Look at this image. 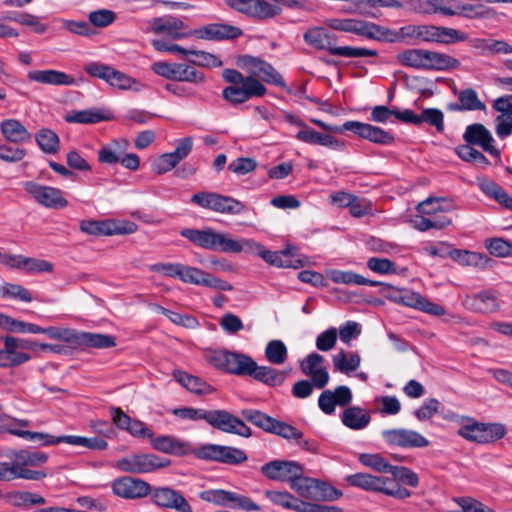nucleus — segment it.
<instances>
[{"instance_id": "22", "label": "nucleus", "mask_w": 512, "mask_h": 512, "mask_svg": "<svg viewBox=\"0 0 512 512\" xmlns=\"http://www.w3.org/2000/svg\"><path fill=\"white\" fill-rule=\"evenodd\" d=\"M191 34L198 38L208 41L232 40L240 37L243 32L239 27L225 23H210L196 28Z\"/></svg>"}, {"instance_id": "6", "label": "nucleus", "mask_w": 512, "mask_h": 512, "mask_svg": "<svg viewBox=\"0 0 512 512\" xmlns=\"http://www.w3.org/2000/svg\"><path fill=\"white\" fill-rule=\"evenodd\" d=\"M345 480L348 485L367 492L383 493L400 500L411 496L409 490L397 485L395 481L389 477L376 476L368 473H355L348 475Z\"/></svg>"}, {"instance_id": "34", "label": "nucleus", "mask_w": 512, "mask_h": 512, "mask_svg": "<svg viewBox=\"0 0 512 512\" xmlns=\"http://www.w3.org/2000/svg\"><path fill=\"white\" fill-rule=\"evenodd\" d=\"M327 277L336 284L345 285H367L377 287L382 285L379 281L370 280L353 271H343L338 269H330L326 271Z\"/></svg>"}, {"instance_id": "14", "label": "nucleus", "mask_w": 512, "mask_h": 512, "mask_svg": "<svg viewBox=\"0 0 512 512\" xmlns=\"http://www.w3.org/2000/svg\"><path fill=\"white\" fill-rule=\"evenodd\" d=\"M227 6L248 17L266 20L281 14L282 9L265 0H225Z\"/></svg>"}, {"instance_id": "8", "label": "nucleus", "mask_w": 512, "mask_h": 512, "mask_svg": "<svg viewBox=\"0 0 512 512\" xmlns=\"http://www.w3.org/2000/svg\"><path fill=\"white\" fill-rule=\"evenodd\" d=\"M457 433L468 441L487 444L502 439L507 429L501 423H481L469 418Z\"/></svg>"}, {"instance_id": "9", "label": "nucleus", "mask_w": 512, "mask_h": 512, "mask_svg": "<svg viewBox=\"0 0 512 512\" xmlns=\"http://www.w3.org/2000/svg\"><path fill=\"white\" fill-rule=\"evenodd\" d=\"M191 202L221 214L239 215L247 211V206L243 202L215 192L196 193L191 197Z\"/></svg>"}, {"instance_id": "4", "label": "nucleus", "mask_w": 512, "mask_h": 512, "mask_svg": "<svg viewBox=\"0 0 512 512\" xmlns=\"http://www.w3.org/2000/svg\"><path fill=\"white\" fill-rule=\"evenodd\" d=\"M337 36L330 33L324 27L315 26L309 28L303 35L304 42L317 49L326 50L333 56H341L346 58L357 57H376V50L352 47V46H336Z\"/></svg>"}, {"instance_id": "42", "label": "nucleus", "mask_w": 512, "mask_h": 512, "mask_svg": "<svg viewBox=\"0 0 512 512\" xmlns=\"http://www.w3.org/2000/svg\"><path fill=\"white\" fill-rule=\"evenodd\" d=\"M264 354L266 360L273 365H282L288 359V349L285 343L278 339L267 343Z\"/></svg>"}, {"instance_id": "16", "label": "nucleus", "mask_w": 512, "mask_h": 512, "mask_svg": "<svg viewBox=\"0 0 512 512\" xmlns=\"http://www.w3.org/2000/svg\"><path fill=\"white\" fill-rule=\"evenodd\" d=\"M152 502L159 508L172 509L177 512H192V507L185 497L170 487H150Z\"/></svg>"}, {"instance_id": "17", "label": "nucleus", "mask_w": 512, "mask_h": 512, "mask_svg": "<svg viewBox=\"0 0 512 512\" xmlns=\"http://www.w3.org/2000/svg\"><path fill=\"white\" fill-rule=\"evenodd\" d=\"M209 425L222 432L250 437L251 429L238 417L226 410H211Z\"/></svg>"}, {"instance_id": "28", "label": "nucleus", "mask_w": 512, "mask_h": 512, "mask_svg": "<svg viewBox=\"0 0 512 512\" xmlns=\"http://www.w3.org/2000/svg\"><path fill=\"white\" fill-rule=\"evenodd\" d=\"M464 140L468 144L479 145L483 150L492 155H499L500 152L494 147V139L482 124L469 125L463 135Z\"/></svg>"}, {"instance_id": "58", "label": "nucleus", "mask_w": 512, "mask_h": 512, "mask_svg": "<svg viewBox=\"0 0 512 512\" xmlns=\"http://www.w3.org/2000/svg\"><path fill=\"white\" fill-rule=\"evenodd\" d=\"M241 415L255 426L263 429L266 432L270 431L273 419L271 416L254 409H244L241 411Z\"/></svg>"}, {"instance_id": "63", "label": "nucleus", "mask_w": 512, "mask_h": 512, "mask_svg": "<svg viewBox=\"0 0 512 512\" xmlns=\"http://www.w3.org/2000/svg\"><path fill=\"white\" fill-rule=\"evenodd\" d=\"M106 83L120 90H128L132 88L136 81L132 77L112 67L107 77Z\"/></svg>"}, {"instance_id": "20", "label": "nucleus", "mask_w": 512, "mask_h": 512, "mask_svg": "<svg viewBox=\"0 0 512 512\" xmlns=\"http://www.w3.org/2000/svg\"><path fill=\"white\" fill-rule=\"evenodd\" d=\"M418 33V40L423 42L451 44L463 42L467 39V35L457 29L434 25H419Z\"/></svg>"}, {"instance_id": "57", "label": "nucleus", "mask_w": 512, "mask_h": 512, "mask_svg": "<svg viewBox=\"0 0 512 512\" xmlns=\"http://www.w3.org/2000/svg\"><path fill=\"white\" fill-rule=\"evenodd\" d=\"M359 462L379 473H389L391 464L379 454L363 453L359 455Z\"/></svg>"}, {"instance_id": "46", "label": "nucleus", "mask_w": 512, "mask_h": 512, "mask_svg": "<svg viewBox=\"0 0 512 512\" xmlns=\"http://www.w3.org/2000/svg\"><path fill=\"white\" fill-rule=\"evenodd\" d=\"M450 258L465 266L483 267L488 261V258L481 253L461 249L450 250Z\"/></svg>"}, {"instance_id": "47", "label": "nucleus", "mask_w": 512, "mask_h": 512, "mask_svg": "<svg viewBox=\"0 0 512 512\" xmlns=\"http://www.w3.org/2000/svg\"><path fill=\"white\" fill-rule=\"evenodd\" d=\"M360 362V356L355 352L347 354L344 351H340L333 356L334 367L341 373L345 374H349L357 370L360 366Z\"/></svg>"}, {"instance_id": "29", "label": "nucleus", "mask_w": 512, "mask_h": 512, "mask_svg": "<svg viewBox=\"0 0 512 512\" xmlns=\"http://www.w3.org/2000/svg\"><path fill=\"white\" fill-rule=\"evenodd\" d=\"M460 61L448 54L424 49L422 70L446 71L456 69Z\"/></svg>"}, {"instance_id": "60", "label": "nucleus", "mask_w": 512, "mask_h": 512, "mask_svg": "<svg viewBox=\"0 0 512 512\" xmlns=\"http://www.w3.org/2000/svg\"><path fill=\"white\" fill-rule=\"evenodd\" d=\"M456 153L462 160L466 162H472L481 167H485L489 164L486 156L470 145H461L457 147Z\"/></svg>"}, {"instance_id": "41", "label": "nucleus", "mask_w": 512, "mask_h": 512, "mask_svg": "<svg viewBox=\"0 0 512 512\" xmlns=\"http://www.w3.org/2000/svg\"><path fill=\"white\" fill-rule=\"evenodd\" d=\"M151 444L154 449L169 454H183L187 448L186 443L172 436L152 438Z\"/></svg>"}, {"instance_id": "13", "label": "nucleus", "mask_w": 512, "mask_h": 512, "mask_svg": "<svg viewBox=\"0 0 512 512\" xmlns=\"http://www.w3.org/2000/svg\"><path fill=\"white\" fill-rule=\"evenodd\" d=\"M180 234L198 247L226 253L225 247L227 246L228 235L225 233L217 232L212 228L202 230L186 228Z\"/></svg>"}, {"instance_id": "49", "label": "nucleus", "mask_w": 512, "mask_h": 512, "mask_svg": "<svg viewBox=\"0 0 512 512\" xmlns=\"http://www.w3.org/2000/svg\"><path fill=\"white\" fill-rule=\"evenodd\" d=\"M424 49L411 48L406 49L396 55L397 62L404 66L416 70H422Z\"/></svg>"}, {"instance_id": "30", "label": "nucleus", "mask_w": 512, "mask_h": 512, "mask_svg": "<svg viewBox=\"0 0 512 512\" xmlns=\"http://www.w3.org/2000/svg\"><path fill=\"white\" fill-rule=\"evenodd\" d=\"M185 27L184 22L173 16L157 17L153 19L152 30L154 33H164L170 36L174 40L193 36L191 31L181 32Z\"/></svg>"}, {"instance_id": "40", "label": "nucleus", "mask_w": 512, "mask_h": 512, "mask_svg": "<svg viewBox=\"0 0 512 512\" xmlns=\"http://www.w3.org/2000/svg\"><path fill=\"white\" fill-rule=\"evenodd\" d=\"M225 249L226 253L246 252L261 257L265 247L252 239L242 238L235 240L228 236L227 246Z\"/></svg>"}, {"instance_id": "36", "label": "nucleus", "mask_w": 512, "mask_h": 512, "mask_svg": "<svg viewBox=\"0 0 512 512\" xmlns=\"http://www.w3.org/2000/svg\"><path fill=\"white\" fill-rule=\"evenodd\" d=\"M288 373L285 370H278L270 366H259L256 363L252 377L267 386L276 387L285 382Z\"/></svg>"}, {"instance_id": "44", "label": "nucleus", "mask_w": 512, "mask_h": 512, "mask_svg": "<svg viewBox=\"0 0 512 512\" xmlns=\"http://www.w3.org/2000/svg\"><path fill=\"white\" fill-rule=\"evenodd\" d=\"M176 379L183 387L194 394H209L212 391L211 386L201 378L190 375L186 372H178L176 374Z\"/></svg>"}, {"instance_id": "10", "label": "nucleus", "mask_w": 512, "mask_h": 512, "mask_svg": "<svg viewBox=\"0 0 512 512\" xmlns=\"http://www.w3.org/2000/svg\"><path fill=\"white\" fill-rule=\"evenodd\" d=\"M152 70L157 75L172 81L200 85L206 80L203 72L184 63H168L159 61L152 64Z\"/></svg>"}, {"instance_id": "35", "label": "nucleus", "mask_w": 512, "mask_h": 512, "mask_svg": "<svg viewBox=\"0 0 512 512\" xmlns=\"http://www.w3.org/2000/svg\"><path fill=\"white\" fill-rule=\"evenodd\" d=\"M112 119L109 112H104L98 108H90L80 111H71L65 116V120L69 123L95 124L102 121Z\"/></svg>"}, {"instance_id": "33", "label": "nucleus", "mask_w": 512, "mask_h": 512, "mask_svg": "<svg viewBox=\"0 0 512 512\" xmlns=\"http://www.w3.org/2000/svg\"><path fill=\"white\" fill-rule=\"evenodd\" d=\"M300 125L302 129L296 134V138L299 141L307 144L321 145L331 149H339L341 147L340 142L335 137L317 132L303 123Z\"/></svg>"}, {"instance_id": "15", "label": "nucleus", "mask_w": 512, "mask_h": 512, "mask_svg": "<svg viewBox=\"0 0 512 512\" xmlns=\"http://www.w3.org/2000/svg\"><path fill=\"white\" fill-rule=\"evenodd\" d=\"M25 191L40 205L51 209H63L68 206L67 199L60 189L44 186L33 181L23 184Z\"/></svg>"}, {"instance_id": "55", "label": "nucleus", "mask_w": 512, "mask_h": 512, "mask_svg": "<svg viewBox=\"0 0 512 512\" xmlns=\"http://www.w3.org/2000/svg\"><path fill=\"white\" fill-rule=\"evenodd\" d=\"M389 473L392 475V480L397 485L402 482L410 487H416L419 484L418 475L411 469L404 466H391Z\"/></svg>"}, {"instance_id": "23", "label": "nucleus", "mask_w": 512, "mask_h": 512, "mask_svg": "<svg viewBox=\"0 0 512 512\" xmlns=\"http://www.w3.org/2000/svg\"><path fill=\"white\" fill-rule=\"evenodd\" d=\"M117 468L130 473H148L164 467L158 457L152 454H134L117 461Z\"/></svg>"}, {"instance_id": "21", "label": "nucleus", "mask_w": 512, "mask_h": 512, "mask_svg": "<svg viewBox=\"0 0 512 512\" xmlns=\"http://www.w3.org/2000/svg\"><path fill=\"white\" fill-rule=\"evenodd\" d=\"M324 363V357L315 352L308 354L300 362V369L302 373L311 378L313 385L317 389H323L330 379Z\"/></svg>"}, {"instance_id": "31", "label": "nucleus", "mask_w": 512, "mask_h": 512, "mask_svg": "<svg viewBox=\"0 0 512 512\" xmlns=\"http://www.w3.org/2000/svg\"><path fill=\"white\" fill-rule=\"evenodd\" d=\"M27 77L32 82L45 85L71 86L75 83V79L71 75L53 69L32 70L27 73Z\"/></svg>"}, {"instance_id": "12", "label": "nucleus", "mask_w": 512, "mask_h": 512, "mask_svg": "<svg viewBox=\"0 0 512 512\" xmlns=\"http://www.w3.org/2000/svg\"><path fill=\"white\" fill-rule=\"evenodd\" d=\"M80 230L93 236L127 235L137 230V225L130 221L118 220H82Z\"/></svg>"}, {"instance_id": "59", "label": "nucleus", "mask_w": 512, "mask_h": 512, "mask_svg": "<svg viewBox=\"0 0 512 512\" xmlns=\"http://www.w3.org/2000/svg\"><path fill=\"white\" fill-rule=\"evenodd\" d=\"M173 415L180 419L191 420V421H199L204 420L209 424V419L211 415V410H205L201 408H193V407H182L175 408L172 411Z\"/></svg>"}, {"instance_id": "48", "label": "nucleus", "mask_w": 512, "mask_h": 512, "mask_svg": "<svg viewBox=\"0 0 512 512\" xmlns=\"http://www.w3.org/2000/svg\"><path fill=\"white\" fill-rule=\"evenodd\" d=\"M18 437L23 438L27 441L40 442V445L42 446H53L57 445L59 443H66L67 444V438L68 435H62V436H53L47 433L42 432H32L28 430H19Z\"/></svg>"}, {"instance_id": "11", "label": "nucleus", "mask_w": 512, "mask_h": 512, "mask_svg": "<svg viewBox=\"0 0 512 512\" xmlns=\"http://www.w3.org/2000/svg\"><path fill=\"white\" fill-rule=\"evenodd\" d=\"M193 453L199 459L228 465H239L247 460V455L242 449L218 444L201 445Z\"/></svg>"}, {"instance_id": "53", "label": "nucleus", "mask_w": 512, "mask_h": 512, "mask_svg": "<svg viewBox=\"0 0 512 512\" xmlns=\"http://www.w3.org/2000/svg\"><path fill=\"white\" fill-rule=\"evenodd\" d=\"M426 123L436 129L437 132L444 131V114L438 108H425L419 114V126Z\"/></svg>"}, {"instance_id": "54", "label": "nucleus", "mask_w": 512, "mask_h": 512, "mask_svg": "<svg viewBox=\"0 0 512 512\" xmlns=\"http://www.w3.org/2000/svg\"><path fill=\"white\" fill-rule=\"evenodd\" d=\"M67 444L73 446H82L96 451H102L108 447L107 441L97 436L88 438L77 435H68Z\"/></svg>"}, {"instance_id": "19", "label": "nucleus", "mask_w": 512, "mask_h": 512, "mask_svg": "<svg viewBox=\"0 0 512 512\" xmlns=\"http://www.w3.org/2000/svg\"><path fill=\"white\" fill-rule=\"evenodd\" d=\"M346 131H351L362 139L378 145H390L394 142V135L378 126L359 121H346Z\"/></svg>"}, {"instance_id": "27", "label": "nucleus", "mask_w": 512, "mask_h": 512, "mask_svg": "<svg viewBox=\"0 0 512 512\" xmlns=\"http://www.w3.org/2000/svg\"><path fill=\"white\" fill-rule=\"evenodd\" d=\"M463 305L480 313H493L499 309L497 295L493 290H483L474 295H467L463 300Z\"/></svg>"}, {"instance_id": "52", "label": "nucleus", "mask_w": 512, "mask_h": 512, "mask_svg": "<svg viewBox=\"0 0 512 512\" xmlns=\"http://www.w3.org/2000/svg\"><path fill=\"white\" fill-rule=\"evenodd\" d=\"M190 56L193 58L189 57L188 61L196 66L205 68H218L223 65V62L219 57L206 51L192 49Z\"/></svg>"}, {"instance_id": "56", "label": "nucleus", "mask_w": 512, "mask_h": 512, "mask_svg": "<svg viewBox=\"0 0 512 512\" xmlns=\"http://www.w3.org/2000/svg\"><path fill=\"white\" fill-rule=\"evenodd\" d=\"M269 433L276 434L287 440H301L303 437V433L296 427L275 418Z\"/></svg>"}, {"instance_id": "37", "label": "nucleus", "mask_w": 512, "mask_h": 512, "mask_svg": "<svg viewBox=\"0 0 512 512\" xmlns=\"http://www.w3.org/2000/svg\"><path fill=\"white\" fill-rule=\"evenodd\" d=\"M5 500L12 507L21 509L46 503V499L40 494L29 491H11L5 495Z\"/></svg>"}, {"instance_id": "61", "label": "nucleus", "mask_w": 512, "mask_h": 512, "mask_svg": "<svg viewBox=\"0 0 512 512\" xmlns=\"http://www.w3.org/2000/svg\"><path fill=\"white\" fill-rule=\"evenodd\" d=\"M0 295L2 297L19 299L24 302L32 301L30 292L19 284L4 283L0 285Z\"/></svg>"}, {"instance_id": "62", "label": "nucleus", "mask_w": 512, "mask_h": 512, "mask_svg": "<svg viewBox=\"0 0 512 512\" xmlns=\"http://www.w3.org/2000/svg\"><path fill=\"white\" fill-rule=\"evenodd\" d=\"M115 19V12L108 9L91 11L88 15L89 24L98 28H105L111 25Z\"/></svg>"}, {"instance_id": "18", "label": "nucleus", "mask_w": 512, "mask_h": 512, "mask_svg": "<svg viewBox=\"0 0 512 512\" xmlns=\"http://www.w3.org/2000/svg\"><path fill=\"white\" fill-rule=\"evenodd\" d=\"M382 437L387 444L405 449L423 448L429 445L428 439L422 434L405 428L384 430L382 431Z\"/></svg>"}, {"instance_id": "39", "label": "nucleus", "mask_w": 512, "mask_h": 512, "mask_svg": "<svg viewBox=\"0 0 512 512\" xmlns=\"http://www.w3.org/2000/svg\"><path fill=\"white\" fill-rule=\"evenodd\" d=\"M264 495L275 505L281 506L285 509L302 512V505L304 501L295 498L287 491L266 490Z\"/></svg>"}, {"instance_id": "1", "label": "nucleus", "mask_w": 512, "mask_h": 512, "mask_svg": "<svg viewBox=\"0 0 512 512\" xmlns=\"http://www.w3.org/2000/svg\"><path fill=\"white\" fill-rule=\"evenodd\" d=\"M324 25L332 30L353 34L368 40L378 42L397 43L403 40L417 39L419 25H406L399 30H392L386 26L361 18L333 17L324 20Z\"/></svg>"}, {"instance_id": "7", "label": "nucleus", "mask_w": 512, "mask_h": 512, "mask_svg": "<svg viewBox=\"0 0 512 512\" xmlns=\"http://www.w3.org/2000/svg\"><path fill=\"white\" fill-rule=\"evenodd\" d=\"M207 361L217 369L237 376H251L256 362L252 357L228 350H212L207 352Z\"/></svg>"}, {"instance_id": "38", "label": "nucleus", "mask_w": 512, "mask_h": 512, "mask_svg": "<svg viewBox=\"0 0 512 512\" xmlns=\"http://www.w3.org/2000/svg\"><path fill=\"white\" fill-rule=\"evenodd\" d=\"M261 258L268 264L280 268L297 269L304 265L301 260L294 258L288 250L270 251L265 248Z\"/></svg>"}, {"instance_id": "26", "label": "nucleus", "mask_w": 512, "mask_h": 512, "mask_svg": "<svg viewBox=\"0 0 512 512\" xmlns=\"http://www.w3.org/2000/svg\"><path fill=\"white\" fill-rule=\"evenodd\" d=\"M398 303L407 307L418 309L422 312L434 316H441L445 314L444 307L437 303L431 302L420 293L410 290L402 289Z\"/></svg>"}, {"instance_id": "43", "label": "nucleus", "mask_w": 512, "mask_h": 512, "mask_svg": "<svg viewBox=\"0 0 512 512\" xmlns=\"http://www.w3.org/2000/svg\"><path fill=\"white\" fill-rule=\"evenodd\" d=\"M116 345L115 337L106 334L82 332L79 347H92L98 349L111 348Z\"/></svg>"}, {"instance_id": "45", "label": "nucleus", "mask_w": 512, "mask_h": 512, "mask_svg": "<svg viewBox=\"0 0 512 512\" xmlns=\"http://www.w3.org/2000/svg\"><path fill=\"white\" fill-rule=\"evenodd\" d=\"M35 140L40 149L47 154H55L60 148L58 135L48 128L40 129L35 135Z\"/></svg>"}, {"instance_id": "25", "label": "nucleus", "mask_w": 512, "mask_h": 512, "mask_svg": "<svg viewBox=\"0 0 512 512\" xmlns=\"http://www.w3.org/2000/svg\"><path fill=\"white\" fill-rule=\"evenodd\" d=\"M112 490L119 497L137 499L149 495L150 485L143 480L125 476L113 481Z\"/></svg>"}, {"instance_id": "3", "label": "nucleus", "mask_w": 512, "mask_h": 512, "mask_svg": "<svg viewBox=\"0 0 512 512\" xmlns=\"http://www.w3.org/2000/svg\"><path fill=\"white\" fill-rule=\"evenodd\" d=\"M0 457L10 460V462H0V481L8 482L15 479L39 481L47 476L44 471L29 469L47 462L48 455L44 452L9 449L5 453L0 452Z\"/></svg>"}, {"instance_id": "2", "label": "nucleus", "mask_w": 512, "mask_h": 512, "mask_svg": "<svg viewBox=\"0 0 512 512\" xmlns=\"http://www.w3.org/2000/svg\"><path fill=\"white\" fill-rule=\"evenodd\" d=\"M353 399V394L348 386L340 385L334 390H324L318 398L319 409L326 415L335 413L336 406L345 407L341 414L344 426L351 430H363L371 422L369 412L359 406H348Z\"/></svg>"}, {"instance_id": "50", "label": "nucleus", "mask_w": 512, "mask_h": 512, "mask_svg": "<svg viewBox=\"0 0 512 512\" xmlns=\"http://www.w3.org/2000/svg\"><path fill=\"white\" fill-rule=\"evenodd\" d=\"M233 493L234 492L223 489H211L201 492L200 498L218 506L234 508V505L232 504Z\"/></svg>"}, {"instance_id": "64", "label": "nucleus", "mask_w": 512, "mask_h": 512, "mask_svg": "<svg viewBox=\"0 0 512 512\" xmlns=\"http://www.w3.org/2000/svg\"><path fill=\"white\" fill-rule=\"evenodd\" d=\"M485 246L490 254L496 257H508L512 255V243L502 238L486 240Z\"/></svg>"}, {"instance_id": "24", "label": "nucleus", "mask_w": 512, "mask_h": 512, "mask_svg": "<svg viewBox=\"0 0 512 512\" xmlns=\"http://www.w3.org/2000/svg\"><path fill=\"white\" fill-rule=\"evenodd\" d=\"M261 473L270 480L289 481L297 473H303L301 465L296 461L273 460L260 468Z\"/></svg>"}, {"instance_id": "5", "label": "nucleus", "mask_w": 512, "mask_h": 512, "mask_svg": "<svg viewBox=\"0 0 512 512\" xmlns=\"http://www.w3.org/2000/svg\"><path fill=\"white\" fill-rule=\"evenodd\" d=\"M224 80L231 83L223 89L222 96L232 104H241L252 97H261L266 93V87L254 77H244L235 69H225L222 73Z\"/></svg>"}, {"instance_id": "32", "label": "nucleus", "mask_w": 512, "mask_h": 512, "mask_svg": "<svg viewBox=\"0 0 512 512\" xmlns=\"http://www.w3.org/2000/svg\"><path fill=\"white\" fill-rule=\"evenodd\" d=\"M0 131L3 137L16 144L27 143L32 139L31 133L17 119H5L0 123Z\"/></svg>"}, {"instance_id": "51", "label": "nucleus", "mask_w": 512, "mask_h": 512, "mask_svg": "<svg viewBox=\"0 0 512 512\" xmlns=\"http://www.w3.org/2000/svg\"><path fill=\"white\" fill-rule=\"evenodd\" d=\"M458 101L464 111H483L486 109L485 103L479 99L477 92L473 88L461 90L458 94Z\"/></svg>"}]
</instances>
